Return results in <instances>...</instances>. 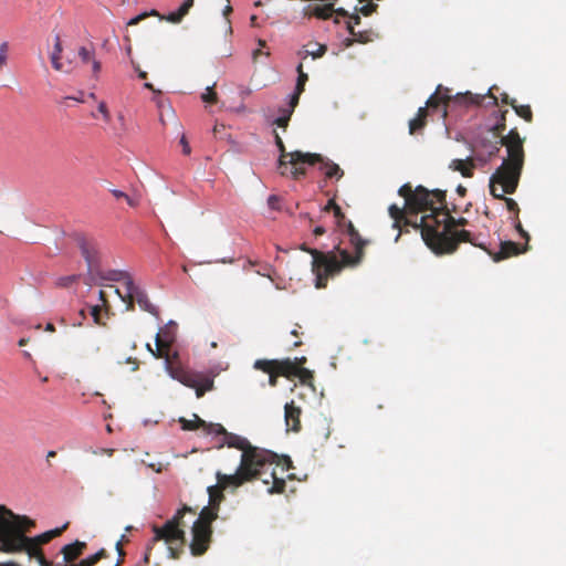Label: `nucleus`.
Returning <instances> with one entry per match:
<instances>
[{
  "instance_id": "nucleus-1",
  "label": "nucleus",
  "mask_w": 566,
  "mask_h": 566,
  "mask_svg": "<svg viewBox=\"0 0 566 566\" xmlns=\"http://www.w3.org/2000/svg\"><path fill=\"white\" fill-rule=\"evenodd\" d=\"M340 227L345 228V233L355 253H349L340 244H337L335 250L329 252L311 250L310 254L313 258L312 272L315 275L316 289L326 287L329 277L339 274L344 268L357 266L364 259L365 247L368 244V240L363 239L353 222L346 218Z\"/></svg>"
},
{
  "instance_id": "nucleus-2",
  "label": "nucleus",
  "mask_w": 566,
  "mask_h": 566,
  "mask_svg": "<svg viewBox=\"0 0 566 566\" xmlns=\"http://www.w3.org/2000/svg\"><path fill=\"white\" fill-rule=\"evenodd\" d=\"M454 211V206L450 209L446 203L441 217L424 214L420 218L421 237L426 244L437 254L452 253L461 242H470L478 245L471 239L469 231L458 229L459 227H465L468 220L463 217L458 219L452 217L451 213ZM415 226L418 227L416 223Z\"/></svg>"
},
{
  "instance_id": "nucleus-3",
  "label": "nucleus",
  "mask_w": 566,
  "mask_h": 566,
  "mask_svg": "<svg viewBox=\"0 0 566 566\" xmlns=\"http://www.w3.org/2000/svg\"><path fill=\"white\" fill-rule=\"evenodd\" d=\"M209 433L223 434L224 443L229 448H235L242 451L240 465L235 471L238 473L258 479L273 464L281 467L282 472L289 470L291 467L289 457L279 458V455L272 451L253 447L248 439L228 432L220 423L211 424Z\"/></svg>"
},
{
  "instance_id": "nucleus-4",
  "label": "nucleus",
  "mask_w": 566,
  "mask_h": 566,
  "mask_svg": "<svg viewBox=\"0 0 566 566\" xmlns=\"http://www.w3.org/2000/svg\"><path fill=\"white\" fill-rule=\"evenodd\" d=\"M398 195L405 199V206L400 208L397 205H391L388 212L394 220V228L400 231L401 223L421 231V227L415 226V223L419 226L420 221H412L407 214L417 216L419 212L429 210L430 214H437L439 218L443 208H446V191L440 189L430 191L423 186L413 189L410 184H405L399 188Z\"/></svg>"
},
{
  "instance_id": "nucleus-5",
  "label": "nucleus",
  "mask_w": 566,
  "mask_h": 566,
  "mask_svg": "<svg viewBox=\"0 0 566 566\" xmlns=\"http://www.w3.org/2000/svg\"><path fill=\"white\" fill-rule=\"evenodd\" d=\"M523 143L517 128H512L496 143L506 148L507 157L490 178V192L494 198H503V195L516 191L524 166Z\"/></svg>"
},
{
  "instance_id": "nucleus-6",
  "label": "nucleus",
  "mask_w": 566,
  "mask_h": 566,
  "mask_svg": "<svg viewBox=\"0 0 566 566\" xmlns=\"http://www.w3.org/2000/svg\"><path fill=\"white\" fill-rule=\"evenodd\" d=\"M155 342V358L165 359L166 370L172 379L178 380L186 387L195 389L197 398L203 397L207 391L213 389V378L202 373L185 368L180 363L178 352H171L169 340L164 339L160 334H157Z\"/></svg>"
},
{
  "instance_id": "nucleus-7",
  "label": "nucleus",
  "mask_w": 566,
  "mask_h": 566,
  "mask_svg": "<svg viewBox=\"0 0 566 566\" xmlns=\"http://www.w3.org/2000/svg\"><path fill=\"white\" fill-rule=\"evenodd\" d=\"M484 98V95H474L470 92L459 93L455 96H451L449 95V88H443L442 85H438L436 92L428 98L426 106L420 107L417 116L409 122V133L413 135L426 126L429 109L432 112L439 111L440 116L446 118L448 115V108L451 104L464 106L480 105Z\"/></svg>"
},
{
  "instance_id": "nucleus-8",
  "label": "nucleus",
  "mask_w": 566,
  "mask_h": 566,
  "mask_svg": "<svg viewBox=\"0 0 566 566\" xmlns=\"http://www.w3.org/2000/svg\"><path fill=\"white\" fill-rule=\"evenodd\" d=\"M275 144L280 150L279 171L282 176H291L293 179H300L306 174L305 164L314 165L315 160L321 159L319 154L302 153L300 150L287 153L280 135L274 132Z\"/></svg>"
},
{
  "instance_id": "nucleus-9",
  "label": "nucleus",
  "mask_w": 566,
  "mask_h": 566,
  "mask_svg": "<svg viewBox=\"0 0 566 566\" xmlns=\"http://www.w3.org/2000/svg\"><path fill=\"white\" fill-rule=\"evenodd\" d=\"M187 512H192V509L187 505H184L163 526H153V541H165L169 545V551L174 558L178 557V551L174 548L171 545L175 543H179L180 547H182L186 543V534L185 531L182 530V520Z\"/></svg>"
},
{
  "instance_id": "nucleus-10",
  "label": "nucleus",
  "mask_w": 566,
  "mask_h": 566,
  "mask_svg": "<svg viewBox=\"0 0 566 566\" xmlns=\"http://www.w3.org/2000/svg\"><path fill=\"white\" fill-rule=\"evenodd\" d=\"M217 484L208 488L209 505L219 510L221 502L224 500L223 491L228 488H239L254 479L248 475L234 472L233 474H224L217 472Z\"/></svg>"
},
{
  "instance_id": "nucleus-11",
  "label": "nucleus",
  "mask_w": 566,
  "mask_h": 566,
  "mask_svg": "<svg viewBox=\"0 0 566 566\" xmlns=\"http://www.w3.org/2000/svg\"><path fill=\"white\" fill-rule=\"evenodd\" d=\"M125 295H120L122 300L126 303L127 311H134L135 303L139 308L158 317V308L149 301L147 293L134 283L130 276H126L125 281Z\"/></svg>"
},
{
  "instance_id": "nucleus-12",
  "label": "nucleus",
  "mask_w": 566,
  "mask_h": 566,
  "mask_svg": "<svg viewBox=\"0 0 566 566\" xmlns=\"http://www.w3.org/2000/svg\"><path fill=\"white\" fill-rule=\"evenodd\" d=\"M74 240L87 264V273L90 277L92 280L98 277L104 279L101 272L99 252L95 240L81 233L75 234Z\"/></svg>"
},
{
  "instance_id": "nucleus-13",
  "label": "nucleus",
  "mask_w": 566,
  "mask_h": 566,
  "mask_svg": "<svg viewBox=\"0 0 566 566\" xmlns=\"http://www.w3.org/2000/svg\"><path fill=\"white\" fill-rule=\"evenodd\" d=\"M192 541L190 543V551L193 556L203 555L210 545L212 536V527L202 526L200 524L192 525Z\"/></svg>"
},
{
  "instance_id": "nucleus-14",
  "label": "nucleus",
  "mask_w": 566,
  "mask_h": 566,
  "mask_svg": "<svg viewBox=\"0 0 566 566\" xmlns=\"http://www.w3.org/2000/svg\"><path fill=\"white\" fill-rule=\"evenodd\" d=\"M335 1L336 0H329L327 1L328 3L325 4H308L304 9V13L307 17H315L323 20L329 19L333 13L342 17H348L349 13L344 8L334 9Z\"/></svg>"
},
{
  "instance_id": "nucleus-15",
  "label": "nucleus",
  "mask_w": 566,
  "mask_h": 566,
  "mask_svg": "<svg viewBox=\"0 0 566 566\" xmlns=\"http://www.w3.org/2000/svg\"><path fill=\"white\" fill-rule=\"evenodd\" d=\"M301 413L302 410L294 401L287 402L284 406V418L286 423V430L293 432L301 431Z\"/></svg>"
},
{
  "instance_id": "nucleus-16",
  "label": "nucleus",
  "mask_w": 566,
  "mask_h": 566,
  "mask_svg": "<svg viewBox=\"0 0 566 566\" xmlns=\"http://www.w3.org/2000/svg\"><path fill=\"white\" fill-rule=\"evenodd\" d=\"M528 245L521 247L518 243L513 241H504L501 242L500 251L493 254L494 261H501L514 255H518L523 252H526Z\"/></svg>"
},
{
  "instance_id": "nucleus-17",
  "label": "nucleus",
  "mask_w": 566,
  "mask_h": 566,
  "mask_svg": "<svg viewBox=\"0 0 566 566\" xmlns=\"http://www.w3.org/2000/svg\"><path fill=\"white\" fill-rule=\"evenodd\" d=\"M347 29H348L352 38L346 39L344 41V44L346 46L353 45L354 42L365 44L368 42H373L375 40V38H377V34L373 30L358 31V32L355 31L354 21H348Z\"/></svg>"
},
{
  "instance_id": "nucleus-18",
  "label": "nucleus",
  "mask_w": 566,
  "mask_h": 566,
  "mask_svg": "<svg viewBox=\"0 0 566 566\" xmlns=\"http://www.w3.org/2000/svg\"><path fill=\"white\" fill-rule=\"evenodd\" d=\"M86 549V543L75 541L74 543L64 545L61 548V554L63 555V560L66 565H73L75 562Z\"/></svg>"
},
{
  "instance_id": "nucleus-19",
  "label": "nucleus",
  "mask_w": 566,
  "mask_h": 566,
  "mask_svg": "<svg viewBox=\"0 0 566 566\" xmlns=\"http://www.w3.org/2000/svg\"><path fill=\"white\" fill-rule=\"evenodd\" d=\"M270 363L274 366V368L279 371L282 377L291 379L297 373L298 366L295 361H292L290 358L285 359H269Z\"/></svg>"
},
{
  "instance_id": "nucleus-20",
  "label": "nucleus",
  "mask_w": 566,
  "mask_h": 566,
  "mask_svg": "<svg viewBox=\"0 0 566 566\" xmlns=\"http://www.w3.org/2000/svg\"><path fill=\"white\" fill-rule=\"evenodd\" d=\"M61 53H62V42L60 35H56L54 39V46L51 53V63L54 70L59 72H70L72 70L71 62L65 65L61 62Z\"/></svg>"
},
{
  "instance_id": "nucleus-21",
  "label": "nucleus",
  "mask_w": 566,
  "mask_h": 566,
  "mask_svg": "<svg viewBox=\"0 0 566 566\" xmlns=\"http://www.w3.org/2000/svg\"><path fill=\"white\" fill-rule=\"evenodd\" d=\"M315 164H319V170L324 171L326 178H335L339 180L344 176V171L337 164L324 158L322 155L319 160L314 161V165Z\"/></svg>"
},
{
  "instance_id": "nucleus-22",
  "label": "nucleus",
  "mask_w": 566,
  "mask_h": 566,
  "mask_svg": "<svg viewBox=\"0 0 566 566\" xmlns=\"http://www.w3.org/2000/svg\"><path fill=\"white\" fill-rule=\"evenodd\" d=\"M253 367L269 375V385L271 387H275L277 385V379L281 375L269 359H258L254 361Z\"/></svg>"
},
{
  "instance_id": "nucleus-23",
  "label": "nucleus",
  "mask_w": 566,
  "mask_h": 566,
  "mask_svg": "<svg viewBox=\"0 0 566 566\" xmlns=\"http://www.w3.org/2000/svg\"><path fill=\"white\" fill-rule=\"evenodd\" d=\"M449 167H450V169H452L454 171H459L463 177L470 178L473 176V170H474L475 166H474L473 159L469 157L465 160L453 159L450 163Z\"/></svg>"
},
{
  "instance_id": "nucleus-24",
  "label": "nucleus",
  "mask_w": 566,
  "mask_h": 566,
  "mask_svg": "<svg viewBox=\"0 0 566 566\" xmlns=\"http://www.w3.org/2000/svg\"><path fill=\"white\" fill-rule=\"evenodd\" d=\"M179 423L181 424L182 430L192 431V430H197V429L201 428V429H203V431L207 434H210L209 433L210 426L212 424V423H207L205 420L199 418L198 415H193L192 420H188L186 418H180Z\"/></svg>"
},
{
  "instance_id": "nucleus-25",
  "label": "nucleus",
  "mask_w": 566,
  "mask_h": 566,
  "mask_svg": "<svg viewBox=\"0 0 566 566\" xmlns=\"http://www.w3.org/2000/svg\"><path fill=\"white\" fill-rule=\"evenodd\" d=\"M78 56L83 63H92V71L95 76L99 73L101 63L97 60H95L93 48L88 49L86 46H81L78 49Z\"/></svg>"
},
{
  "instance_id": "nucleus-26",
  "label": "nucleus",
  "mask_w": 566,
  "mask_h": 566,
  "mask_svg": "<svg viewBox=\"0 0 566 566\" xmlns=\"http://www.w3.org/2000/svg\"><path fill=\"white\" fill-rule=\"evenodd\" d=\"M327 51V46L325 44H321L317 42H310L305 45V50L302 52H298V55L302 59H306L308 55H311L313 59L322 57Z\"/></svg>"
},
{
  "instance_id": "nucleus-27",
  "label": "nucleus",
  "mask_w": 566,
  "mask_h": 566,
  "mask_svg": "<svg viewBox=\"0 0 566 566\" xmlns=\"http://www.w3.org/2000/svg\"><path fill=\"white\" fill-rule=\"evenodd\" d=\"M218 509L211 505L203 507L195 524L211 527L212 522L218 517Z\"/></svg>"
},
{
  "instance_id": "nucleus-28",
  "label": "nucleus",
  "mask_w": 566,
  "mask_h": 566,
  "mask_svg": "<svg viewBox=\"0 0 566 566\" xmlns=\"http://www.w3.org/2000/svg\"><path fill=\"white\" fill-rule=\"evenodd\" d=\"M192 6L193 0H185L177 11L170 12L165 19L171 23H179Z\"/></svg>"
},
{
  "instance_id": "nucleus-29",
  "label": "nucleus",
  "mask_w": 566,
  "mask_h": 566,
  "mask_svg": "<svg viewBox=\"0 0 566 566\" xmlns=\"http://www.w3.org/2000/svg\"><path fill=\"white\" fill-rule=\"evenodd\" d=\"M376 9H377V4H375L370 1L361 7H358L357 4H355L354 6L355 12L352 15H349V21H354V24H359L360 23V17L358 15L359 12L367 17V15L371 14Z\"/></svg>"
},
{
  "instance_id": "nucleus-30",
  "label": "nucleus",
  "mask_w": 566,
  "mask_h": 566,
  "mask_svg": "<svg viewBox=\"0 0 566 566\" xmlns=\"http://www.w3.org/2000/svg\"><path fill=\"white\" fill-rule=\"evenodd\" d=\"M324 211H333L338 226H342V222L345 221L346 216L334 199L327 201L326 206L324 207Z\"/></svg>"
},
{
  "instance_id": "nucleus-31",
  "label": "nucleus",
  "mask_w": 566,
  "mask_h": 566,
  "mask_svg": "<svg viewBox=\"0 0 566 566\" xmlns=\"http://www.w3.org/2000/svg\"><path fill=\"white\" fill-rule=\"evenodd\" d=\"M272 486L269 489L270 493H282L285 490V480L283 476H277L275 468L271 471Z\"/></svg>"
},
{
  "instance_id": "nucleus-32",
  "label": "nucleus",
  "mask_w": 566,
  "mask_h": 566,
  "mask_svg": "<svg viewBox=\"0 0 566 566\" xmlns=\"http://www.w3.org/2000/svg\"><path fill=\"white\" fill-rule=\"evenodd\" d=\"M294 377H297L303 385L313 387L314 375L312 370L298 366L297 373Z\"/></svg>"
},
{
  "instance_id": "nucleus-33",
  "label": "nucleus",
  "mask_w": 566,
  "mask_h": 566,
  "mask_svg": "<svg viewBox=\"0 0 566 566\" xmlns=\"http://www.w3.org/2000/svg\"><path fill=\"white\" fill-rule=\"evenodd\" d=\"M513 109L521 118H523L527 123H531L533 120V112L530 105L515 104L513 105Z\"/></svg>"
},
{
  "instance_id": "nucleus-34",
  "label": "nucleus",
  "mask_w": 566,
  "mask_h": 566,
  "mask_svg": "<svg viewBox=\"0 0 566 566\" xmlns=\"http://www.w3.org/2000/svg\"><path fill=\"white\" fill-rule=\"evenodd\" d=\"M296 71H297L298 76H297L295 90H297V93H303L305 90V84L308 80V75L303 71L302 63H300L297 65Z\"/></svg>"
},
{
  "instance_id": "nucleus-35",
  "label": "nucleus",
  "mask_w": 566,
  "mask_h": 566,
  "mask_svg": "<svg viewBox=\"0 0 566 566\" xmlns=\"http://www.w3.org/2000/svg\"><path fill=\"white\" fill-rule=\"evenodd\" d=\"M80 275H67L62 276L56 281V285L60 287H69L78 280Z\"/></svg>"
},
{
  "instance_id": "nucleus-36",
  "label": "nucleus",
  "mask_w": 566,
  "mask_h": 566,
  "mask_svg": "<svg viewBox=\"0 0 566 566\" xmlns=\"http://www.w3.org/2000/svg\"><path fill=\"white\" fill-rule=\"evenodd\" d=\"M499 199L503 200L505 202L509 211L514 212L515 217H518L520 208H518L517 202L514 199L505 197V195H503V198H499Z\"/></svg>"
},
{
  "instance_id": "nucleus-37",
  "label": "nucleus",
  "mask_w": 566,
  "mask_h": 566,
  "mask_svg": "<svg viewBox=\"0 0 566 566\" xmlns=\"http://www.w3.org/2000/svg\"><path fill=\"white\" fill-rule=\"evenodd\" d=\"M506 113H507V111L503 112L501 120L493 127L494 135L500 137V139L502 137H504L503 133L506 129V124H505V114Z\"/></svg>"
},
{
  "instance_id": "nucleus-38",
  "label": "nucleus",
  "mask_w": 566,
  "mask_h": 566,
  "mask_svg": "<svg viewBox=\"0 0 566 566\" xmlns=\"http://www.w3.org/2000/svg\"><path fill=\"white\" fill-rule=\"evenodd\" d=\"M292 115V109H284L283 115L275 119V124L281 128H286Z\"/></svg>"
},
{
  "instance_id": "nucleus-39",
  "label": "nucleus",
  "mask_w": 566,
  "mask_h": 566,
  "mask_svg": "<svg viewBox=\"0 0 566 566\" xmlns=\"http://www.w3.org/2000/svg\"><path fill=\"white\" fill-rule=\"evenodd\" d=\"M201 98L205 103H217L218 96L212 87H207L206 92L201 95Z\"/></svg>"
},
{
  "instance_id": "nucleus-40",
  "label": "nucleus",
  "mask_w": 566,
  "mask_h": 566,
  "mask_svg": "<svg viewBox=\"0 0 566 566\" xmlns=\"http://www.w3.org/2000/svg\"><path fill=\"white\" fill-rule=\"evenodd\" d=\"M125 542H128V538L126 537V535H122L120 539L116 543V551L118 553L119 559L115 566H118L124 559L125 552L123 549V543Z\"/></svg>"
},
{
  "instance_id": "nucleus-41",
  "label": "nucleus",
  "mask_w": 566,
  "mask_h": 566,
  "mask_svg": "<svg viewBox=\"0 0 566 566\" xmlns=\"http://www.w3.org/2000/svg\"><path fill=\"white\" fill-rule=\"evenodd\" d=\"M148 15H156V17H159V13L156 11V10H151L149 13H142V14H138L137 17L133 18L129 20L128 22V25H136L138 24L142 20H144L146 17Z\"/></svg>"
},
{
  "instance_id": "nucleus-42",
  "label": "nucleus",
  "mask_w": 566,
  "mask_h": 566,
  "mask_svg": "<svg viewBox=\"0 0 566 566\" xmlns=\"http://www.w3.org/2000/svg\"><path fill=\"white\" fill-rule=\"evenodd\" d=\"M515 229L516 231L520 233V235L525 239L526 243L525 245H527L528 241H530V234L527 231L524 230L518 217H515Z\"/></svg>"
},
{
  "instance_id": "nucleus-43",
  "label": "nucleus",
  "mask_w": 566,
  "mask_h": 566,
  "mask_svg": "<svg viewBox=\"0 0 566 566\" xmlns=\"http://www.w3.org/2000/svg\"><path fill=\"white\" fill-rule=\"evenodd\" d=\"M101 312L102 308L99 305H94L90 307V314L96 324H101Z\"/></svg>"
},
{
  "instance_id": "nucleus-44",
  "label": "nucleus",
  "mask_w": 566,
  "mask_h": 566,
  "mask_svg": "<svg viewBox=\"0 0 566 566\" xmlns=\"http://www.w3.org/2000/svg\"><path fill=\"white\" fill-rule=\"evenodd\" d=\"M98 112L103 115V118L105 122L108 123L111 120V115H109V112L107 109L105 102H101L98 104Z\"/></svg>"
},
{
  "instance_id": "nucleus-45",
  "label": "nucleus",
  "mask_w": 566,
  "mask_h": 566,
  "mask_svg": "<svg viewBox=\"0 0 566 566\" xmlns=\"http://www.w3.org/2000/svg\"><path fill=\"white\" fill-rule=\"evenodd\" d=\"M301 94L302 93H297V90H295V92L291 95L290 108L289 109H292V112L294 111V108L298 104Z\"/></svg>"
},
{
  "instance_id": "nucleus-46",
  "label": "nucleus",
  "mask_w": 566,
  "mask_h": 566,
  "mask_svg": "<svg viewBox=\"0 0 566 566\" xmlns=\"http://www.w3.org/2000/svg\"><path fill=\"white\" fill-rule=\"evenodd\" d=\"M501 101H502L503 104L510 105L512 107H513V105L516 104V99L511 98L506 93L502 94Z\"/></svg>"
},
{
  "instance_id": "nucleus-47",
  "label": "nucleus",
  "mask_w": 566,
  "mask_h": 566,
  "mask_svg": "<svg viewBox=\"0 0 566 566\" xmlns=\"http://www.w3.org/2000/svg\"><path fill=\"white\" fill-rule=\"evenodd\" d=\"M180 144H181V146H182V153H184V155H189V154H190V151H191V149H190V146H189V144H188V142H187V139H186V137H185V136H182V137H181V139H180Z\"/></svg>"
},
{
  "instance_id": "nucleus-48",
  "label": "nucleus",
  "mask_w": 566,
  "mask_h": 566,
  "mask_svg": "<svg viewBox=\"0 0 566 566\" xmlns=\"http://www.w3.org/2000/svg\"><path fill=\"white\" fill-rule=\"evenodd\" d=\"M232 12V7L230 4L226 6V8L223 9V15L226 18H228V15ZM227 23H228V30L229 32H232V28L230 25V20L227 19Z\"/></svg>"
},
{
  "instance_id": "nucleus-49",
  "label": "nucleus",
  "mask_w": 566,
  "mask_h": 566,
  "mask_svg": "<svg viewBox=\"0 0 566 566\" xmlns=\"http://www.w3.org/2000/svg\"><path fill=\"white\" fill-rule=\"evenodd\" d=\"M268 203L272 209H279V198L276 196H270L268 199Z\"/></svg>"
},
{
  "instance_id": "nucleus-50",
  "label": "nucleus",
  "mask_w": 566,
  "mask_h": 566,
  "mask_svg": "<svg viewBox=\"0 0 566 566\" xmlns=\"http://www.w3.org/2000/svg\"><path fill=\"white\" fill-rule=\"evenodd\" d=\"M132 64H133L135 71L138 73L139 78H142V80L147 78V73L145 71L140 70L138 64H135L134 61H132Z\"/></svg>"
},
{
  "instance_id": "nucleus-51",
  "label": "nucleus",
  "mask_w": 566,
  "mask_h": 566,
  "mask_svg": "<svg viewBox=\"0 0 566 566\" xmlns=\"http://www.w3.org/2000/svg\"><path fill=\"white\" fill-rule=\"evenodd\" d=\"M126 363H128V364H132V365H133V367H132V370H133V371H135V370H137V369L139 368V361H138L136 358L128 357V358L126 359Z\"/></svg>"
},
{
  "instance_id": "nucleus-52",
  "label": "nucleus",
  "mask_w": 566,
  "mask_h": 566,
  "mask_svg": "<svg viewBox=\"0 0 566 566\" xmlns=\"http://www.w3.org/2000/svg\"><path fill=\"white\" fill-rule=\"evenodd\" d=\"M112 195L117 198V199H124L126 197V193L123 192L122 190H117V189H113L111 190Z\"/></svg>"
},
{
  "instance_id": "nucleus-53",
  "label": "nucleus",
  "mask_w": 566,
  "mask_h": 566,
  "mask_svg": "<svg viewBox=\"0 0 566 566\" xmlns=\"http://www.w3.org/2000/svg\"><path fill=\"white\" fill-rule=\"evenodd\" d=\"M292 361H295L297 364V366H301L303 367V365L306 363V357L302 356V357H296L295 359H293Z\"/></svg>"
},
{
  "instance_id": "nucleus-54",
  "label": "nucleus",
  "mask_w": 566,
  "mask_h": 566,
  "mask_svg": "<svg viewBox=\"0 0 566 566\" xmlns=\"http://www.w3.org/2000/svg\"><path fill=\"white\" fill-rule=\"evenodd\" d=\"M457 192H458V195H459V196L464 197V196H465V193H467V188H465V187H463L462 185H459V186L457 187Z\"/></svg>"
},
{
  "instance_id": "nucleus-55",
  "label": "nucleus",
  "mask_w": 566,
  "mask_h": 566,
  "mask_svg": "<svg viewBox=\"0 0 566 566\" xmlns=\"http://www.w3.org/2000/svg\"><path fill=\"white\" fill-rule=\"evenodd\" d=\"M127 203L130 206V207H136L137 206V200L130 198L128 195H126V197L124 198Z\"/></svg>"
},
{
  "instance_id": "nucleus-56",
  "label": "nucleus",
  "mask_w": 566,
  "mask_h": 566,
  "mask_svg": "<svg viewBox=\"0 0 566 566\" xmlns=\"http://www.w3.org/2000/svg\"><path fill=\"white\" fill-rule=\"evenodd\" d=\"M313 232L316 237L323 235L325 233V229L323 227H316Z\"/></svg>"
},
{
  "instance_id": "nucleus-57",
  "label": "nucleus",
  "mask_w": 566,
  "mask_h": 566,
  "mask_svg": "<svg viewBox=\"0 0 566 566\" xmlns=\"http://www.w3.org/2000/svg\"><path fill=\"white\" fill-rule=\"evenodd\" d=\"M7 50H8L7 42H3L2 44H0V53H2L3 55H7Z\"/></svg>"
},
{
  "instance_id": "nucleus-58",
  "label": "nucleus",
  "mask_w": 566,
  "mask_h": 566,
  "mask_svg": "<svg viewBox=\"0 0 566 566\" xmlns=\"http://www.w3.org/2000/svg\"><path fill=\"white\" fill-rule=\"evenodd\" d=\"M161 335V337L166 340H169V347L171 346V343H172V338L168 335V333H159Z\"/></svg>"
},
{
  "instance_id": "nucleus-59",
  "label": "nucleus",
  "mask_w": 566,
  "mask_h": 566,
  "mask_svg": "<svg viewBox=\"0 0 566 566\" xmlns=\"http://www.w3.org/2000/svg\"><path fill=\"white\" fill-rule=\"evenodd\" d=\"M144 86H145L147 90H150V91H153V92H155V93H158V94L160 93V91L155 90V87H154V85H153L151 83H148V82H147V83H145V84H144Z\"/></svg>"
},
{
  "instance_id": "nucleus-60",
  "label": "nucleus",
  "mask_w": 566,
  "mask_h": 566,
  "mask_svg": "<svg viewBox=\"0 0 566 566\" xmlns=\"http://www.w3.org/2000/svg\"><path fill=\"white\" fill-rule=\"evenodd\" d=\"M7 62V55H3L0 53V69L6 64Z\"/></svg>"
},
{
  "instance_id": "nucleus-61",
  "label": "nucleus",
  "mask_w": 566,
  "mask_h": 566,
  "mask_svg": "<svg viewBox=\"0 0 566 566\" xmlns=\"http://www.w3.org/2000/svg\"><path fill=\"white\" fill-rule=\"evenodd\" d=\"M146 348L155 357L156 348L154 349L150 344H146Z\"/></svg>"
},
{
  "instance_id": "nucleus-62",
  "label": "nucleus",
  "mask_w": 566,
  "mask_h": 566,
  "mask_svg": "<svg viewBox=\"0 0 566 566\" xmlns=\"http://www.w3.org/2000/svg\"><path fill=\"white\" fill-rule=\"evenodd\" d=\"M45 331L48 332H54L55 331V327L52 323H48L46 326H45Z\"/></svg>"
},
{
  "instance_id": "nucleus-63",
  "label": "nucleus",
  "mask_w": 566,
  "mask_h": 566,
  "mask_svg": "<svg viewBox=\"0 0 566 566\" xmlns=\"http://www.w3.org/2000/svg\"><path fill=\"white\" fill-rule=\"evenodd\" d=\"M55 457H56V452L53 451V450L49 451L48 454H46V459L48 460H50L51 458H55Z\"/></svg>"
},
{
  "instance_id": "nucleus-64",
  "label": "nucleus",
  "mask_w": 566,
  "mask_h": 566,
  "mask_svg": "<svg viewBox=\"0 0 566 566\" xmlns=\"http://www.w3.org/2000/svg\"><path fill=\"white\" fill-rule=\"evenodd\" d=\"M2 566H20V565L14 562H9V563L2 564Z\"/></svg>"
}]
</instances>
